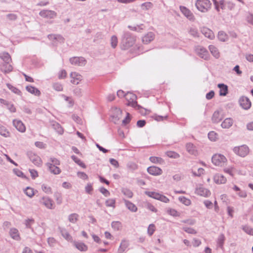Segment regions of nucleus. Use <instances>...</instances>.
<instances>
[{
  "mask_svg": "<svg viewBox=\"0 0 253 253\" xmlns=\"http://www.w3.org/2000/svg\"><path fill=\"white\" fill-rule=\"evenodd\" d=\"M0 57L5 62V63H10L11 61V59L9 54L8 53H3L1 54L0 55Z\"/></svg>",
  "mask_w": 253,
  "mask_h": 253,
  "instance_id": "79ce46f5",
  "label": "nucleus"
},
{
  "mask_svg": "<svg viewBox=\"0 0 253 253\" xmlns=\"http://www.w3.org/2000/svg\"><path fill=\"white\" fill-rule=\"evenodd\" d=\"M67 76V73L65 70H62L58 73V78L60 79H64Z\"/></svg>",
  "mask_w": 253,
  "mask_h": 253,
  "instance_id": "338daca9",
  "label": "nucleus"
},
{
  "mask_svg": "<svg viewBox=\"0 0 253 253\" xmlns=\"http://www.w3.org/2000/svg\"><path fill=\"white\" fill-rule=\"evenodd\" d=\"M105 204L107 207H115V200L113 199H109L106 201Z\"/></svg>",
  "mask_w": 253,
  "mask_h": 253,
  "instance_id": "5fc2aeb1",
  "label": "nucleus"
},
{
  "mask_svg": "<svg viewBox=\"0 0 253 253\" xmlns=\"http://www.w3.org/2000/svg\"><path fill=\"white\" fill-rule=\"evenodd\" d=\"M73 120L77 122V123L79 125H83V121L82 119L79 117V116L74 115L73 116Z\"/></svg>",
  "mask_w": 253,
  "mask_h": 253,
  "instance_id": "052dcab7",
  "label": "nucleus"
},
{
  "mask_svg": "<svg viewBox=\"0 0 253 253\" xmlns=\"http://www.w3.org/2000/svg\"><path fill=\"white\" fill-rule=\"evenodd\" d=\"M178 200L186 206H189L191 204V201L184 196L179 197L178 198Z\"/></svg>",
  "mask_w": 253,
  "mask_h": 253,
  "instance_id": "49530a36",
  "label": "nucleus"
},
{
  "mask_svg": "<svg viewBox=\"0 0 253 253\" xmlns=\"http://www.w3.org/2000/svg\"><path fill=\"white\" fill-rule=\"evenodd\" d=\"M13 125L14 126H23L24 124L19 120L15 119L13 121Z\"/></svg>",
  "mask_w": 253,
  "mask_h": 253,
  "instance_id": "69168bd1",
  "label": "nucleus"
},
{
  "mask_svg": "<svg viewBox=\"0 0 253 253\" xmlns=\"http://www.w3.org/2000/svg\"><path fill=\"white\" fill-rule=\"evenodd\" d=\"M48 38L50 40H55L59 42H63L64 41V38L60 35H51L48 36Z\"/></svg>",
  "mask_w": 253,
  "mask_h": 253,
  "instance_id": "37998d69",
  "label": "nucleus"
},
{
  "mask_svg": "<svg viewBox=\"0 0 253 253\" xmlns=\"http://www.w3.org/2000/svg\"><path fill=\"white\" fill-rule=\"evenodd\" d=\"M0 69L2 72L6 73L12 71L13 67L10 63H6L1 65Z\"/></svg>",
  "mask_w": 253,
  "mask_h": 253,
  "instance_id": "cd10ccee",
  "label": "nucleus"
},
{
  "mask_svg": "<svg viewBox=\"0 0 253 253\" xmlns=\"http://www.w3.org/2000/svg\"><path fill=\"white\" fill-rule=\"evenodd\" d=\"M150 161L153 163H160L162 161V159L157 157H150Z\"/></svg>",
  "mask_w": 253,
  "mask_h": 253,
  "instance_id": "13d9d810",
  "label": "nucleus"
},
{
  "mask_svg": "<svg viewBox=\"0 0 253 253\" xmlns=\"http://www.w3.org/2000/svg\"><path fill=\"white\" fill-rule=\"evenodd\" d=\"M155 230V226L154 224H150L148 227V229H147V232H148V235L151 236H152L153 234H154V232Z\"/></svg>",
  "mask_w": 253,
  "mask_h": 253,
  "instance_id": "864d4df0",
  "label": "nucleus"
},
{
  "mask_svg": "<svg viewBox=\"0 0 253 253\" xmlns=\"http://www.w3.org/2000/svg\"><path fill=\"white\" fill-rule=\"evenodd\" d=\"M0 102L1 104H4L7 108L11 112H15L16 111V108L14 106V104L11 102H8L3 99H0Z\"/></svg>",
  "mask_w": 253,
  "mask_h": 253,
  "instance_id": "412c9836",
  "label": "nucleus"
},
{
  "mask_svg": "<svg viewBox=\"0 0 253 253\" xmlns=\"http://www.w3.org/2000/svg\"><path fill=\"white\" fill-rule=\"evenodd\" d=\"M242 229L244 230V231L247 234L253 236V228H252V227L246 225L243 226Z\"/></svg>",
  "mask_w": 253,
  "mask_h": 253,
  "instance_id": "09e8293b",
  "label": "nucleus"
},
{
  "mask_svg": "<svg viewBox=\"0 0 253 253\" xmlns=\"http://www.w3.org/2000/svg\"><path fill=\"white\" fill-rule=\"evenodd\" d=\"M42 189L44 192H45L46 193L48 194V193H52L51 188L50 187L47 186V185H46L45 184H43L42 186Z\"/></svg>",
  "mask_w": 253,
  "mask_h": 253,
  "instance_id": "0e129e2a",
  "label": "nucleus"
},
{
  "mask_svg": "<svg viewBox=\"0 0 253 253\" xmlns=\"http://www.w3.org/2000/svg\"><path fill=\"white\" fill-rule=\"evenodd\" d=\"M145 193L148 196L151 197L153 199H156V200H158L159 195L160 194V193H157V192H153V191H146L145 192Z\"/></svg>",
  "mask_w": 253,
  "mask_h": 253,
  "instance_id": "58836bf2",
  "label": "nucleus"
},
{
  "mask_svg": "<svg viewBox=\"0 0 253 253\" xmlns=\"http://www.w3.org/2000/svg\"><path fill=\"white\" fill-rule=\"evenodd\" d=\"M25 194L31 198L34 195V189L30 187H27L25 190Z\"/></svg>",
  "mask_w": 253,
  "mask_h": 253,
  "instance_id": "de8ad7c7",
  "label": "nucleus"
},
{
  "mask_svg": "<svg viewBox=\"0 0 253 253\" xmlns=\"http://www.w3.org/2000/svg\"><path fill=\"white\" fill-rule=\"evenodd\" d=\"M122 191V193L127 198H130L133 196L132 192L129 189L123 188Z\"/></svg>",
  "mask_w": 253,
  "mask_h": 253,
  "instance_id": "a18cd8bd",
  "label": "nucleus"
},
{
  "mask_svg": "<svg viewBox=\"0 0 253 253\" xmlns=\"http://www.w3.org/2000/svg\"><path fill=\"white\" fill-rule=\"evenodd\" d=\"M126 167L128 169L131 171L135 170L138 169L137 165L133 162H128L126 165Z\"/></svg>",
  "mask_w": 253,
  "mask_h": 253,
  "instance_id": "e433bc0d",
  "label": "nucleus"
},
{
  "mask_svg": "<svg viewBox=\"0 0 253 253\" xmlns=\"http://www.w3.org/2000/svg\"><path fill=\"white\" fill-rule=\"evenodd\" d=\"M129 243L126 240H123L120 245V247L118 249V253H123L128 247Z\"/></svg>",
  "mask_w": 253,
  "mask_h": 253,
  "instance_id": "bb28decb",
  "label": "nucleus"
},
{
  "mask_svg": "<svg viewBox=\"0 0 253 253\" xmlns=\"http://www.w3.org/2000/svg\"><path fill=\"white\" fill-rule=\"evenodd\" d=\"M202 33L207 38L212 40L214 38V34L213 32L207 27H203L201 29Z\"/></svg>",
  "mask_w": 253,
  "mask_h": 253,
  "instance_id": "f3484780",
  "label": "nucleus"
},
{
  "mask_svg": "<svg viewBox=\"0 0 253 253\" xmlns=\"http://www.w3.org/2000/svg\"><path fill=\"white\" fill-rule=\"evenodd\" d=\"M40 14L41 16L48 19L53 18L56 16V13L51 10H42L40 12Z\"/></svg>",
  "mask_w": 253,
  "mask_h": 253,
  "instance_id": "a211bd4d",
  "label": "nucleus"
},
{
  "mask_svg": "<svg viewBox=\"0 0 253 253\" xmlns=\"http://www.w3.org/2000/svg\"><path fill=\"white\" fill-rule=\"evenodd\" d=\"M60 232L62 236L68 241H70L72 239V237L70 234L65 229H61Z\"/></svg>",
  "mask_w": 253,
  "mask_h": 253,
  "instance_id": "c9c22d12",
  "label": "nucleus"
},
{
  "mask_svg": "<svg viewBox=\"0 0 253 253\" xmlns=\"http://www.w3.org/2000/svg\"><path fill=\"white\" fill-rule=\"evenodd\" d=\"M128 28L132 31L141 32L144 29V26L143 24L136 26H128Z\"/></svg>",
  "mask_w": 253,
  "mask_h": 253,
  "instance_id": "f704fd0d",
  "label": "nucleus"
},
{
  "mask_svg": "<svg viewBox=\"0 0 253 253\" xmlns=\"http://www.w3.org/2000/svg\"><path fill=\"white\" fill-rule=\"evenodd\" d=\"M70 61L72 64L75 65L83 66L85 64V60H84V58L82 57H75L71 58Z\"/></svg>",
  "mask_w": 253,
  "mask_h": 253,
  "instance_id": "dca6fc26",
  "label": "nucleus"
},
{
  "mask_svg": "<svg viewBox=\"0 0 253 253\" xmlns=\"http://www.w3.org/2000/svg\"><path fill=\"white\" fill-rule=\"evenodd\" d=\"M99 191L105 197H108L110 195L109 191L103 187L100 188Z\"/></svg>",
  "mask_w": 253,
  "mask_h": 253,
  "instance_id": "e2e57ef3",
  "label": "nucleus"
},
{
  "mask_svg": "<svg viewBox=\"0 0 253 253\" xmlns=\"http://www.w3.org/2000/svg\"><path fill=\"white\" fill-rule=\"evenodd\" d=\"M78 216L77 213H72L69 215L68 219L70 222L75 223L78 220Z\"/></svg>",
  "mask_w": 253,
  "mask_h": 253,
  "instance_id": "c03bdc74",
  "label": "nucleus"
},
{
  "mask_svg": "<svg viewBox=\"0 0 253 253\" xmlns=\"http://www.w3.org/2000/svg\"><path fill=\"white\" fill-rule=\"evenodd\" d=\"M212 163L215 166H222L227 161L226 157L221 154H214L211 159Z\"/></svg>",
  "mask_w": 253,
  "mask_h": 253,
  "instance_id": "39448f33",
  "label": "nucleus"
},
{
  "mask_svg": "<svg viewBox=\"0 0 253 253\" xmlns=\"http://www.w3.org/2000/svg\"><path fill=\"white\" fill-rule=\"evenodd\" d=\"M109 120L115 124L122 123L123 125H128L131 120V115L128 112H126V117L122 119L123 111L117 107H112L109 111Z\"/></svg>",
  "mask_w": 253,
  "mask_h": 253,
  "instance_id": "f257e3e1",
  "label": "nucleus"
},
{
  "mask_svg": "<svg viewBox=\"0 0 253 253\" xmlns=\"http://www.w3.org/2000/svg\"><path fill=\"white\" fill-rule=\"evenodd\" d=\"M155 38V35L153 32H149L142 38V42L145 44H148L153 41Z\"/></svg>",
  "mask_w": 253,
  "mask_h": 253,
  "instance_id": "6ab92c4d",
  "label": "nucleus"
},
{
  "mask_svg": "<svg viewBox=\"0 0 253 253\" xmlns=\"http://www.w3.org/2000/svg\"><path fill=\"white\" fill-rule=\"evenodd\" d=\"M70 77L71 83L75 84H78L82 80V76L77 72H72Z\"/></svg>",
  "mask_w": 253,
  "mask_h": 253,
  "instance_id": "2eb2a0df",
  "label": "nucleus"
},
{
  "mask_svg": "<svg viewBox=\"0 0 253 253\" xmlns=\"http://www.w3.org/2000/svg\"><path fill=\"white\" fill-rule=\"evenodd\" d=\"M0 134L4 137H8L9 136L10 132L6 127H0Z\"/></svg>",
  "mask_w": 253,
  "mask_h": 253,
  "instance_id": "3c124183",
  "label": "nucleus"
},
{
  "mask_svg": "<svg viewBox=\"0 0 253 253\" xmlns=\"http://www.w3.org/2000/svg\"><path fill=\"white\" fill-rule=\"evenodd\" d=\"M233 151L237 155L241 157H245L249 154L250 149L247 145H243L235 147L233 148Z\"/></svg>",
  "mask_w": 253,
  "mask_h": 253,
  "instance_id": "20e7f679",
  "label": "nucleus"
},
{
  "mask_svg": "<svg viewBox=\"0 0 253 253\" xmlns=\"http://www.w3.org/2000/svg\"><path fill=\"white\" fill-rule=\"evenodd\" d=\"M125 98L126 100V104L128 106L135 108L137 106L136 96L131 92H128L126 94Z\"/></svg>",
  "mask_w": 253,
  "mask_h": 253,
  "instance_id": "0eeeda50",
  "label": "nucleus"
},
{
  "mask_svg": "<svg viewBox=\"0 0 253 253\" xmlns=\"http://www.w3.org/2000/svg\"><path fill=\"white\" fill-rule=\"evenodd\" d=\"M75 246L77 249H78L79 251L82 252L86 251L88 249L87 246L83 242H75Z\"/></svg>",
  "mask_w": 253,
  "mask_h": 253,
  "instance_id": "c756f323",
  "label": "nucleus"
},
{
  "mask_svg": "<svg viewBox=\"0 0 253 253\" xmlns=\"http://www.w3.org/2000/svg\"><path fill=\"white\" fill-rule=\"evenodd\" d=\"M214 181L217 184H224L226 181V178L222 174H217L214 176Z\"/></svg>",
  "mask_w": 253,
  "mask_h": 253,
  "instance_id": "393cba45",
  "label": "nucleus"
},
{
  "mask_svg": "<svg viewBox=\"0 0 253 253\" xmlns=\"http://www.w3.org/2000/svg\"><path fill=\"white\" fill-rule=\"evenodd\" d=\"M197 54L201 58L207 60L209 57V54L208 50L201 46H198L196 48Z\"/></svg>",
  "mask_w": 253,
  "mask_h": 253,
  "instance_id": "6e6552de",
  "label": "nucleus"
},
{
  "mask_svg": "<svg viewBox=\"0 0 253 253\" xmlns=\"http://www.w3.org/2000/svg\"><path fill=\"white\" fill-rule=\"evenodd\" d=\"M125 203L127 208L132 212H136L137 210L136 206L131 202L125 200Z\"/></svg>",
  "mask_w": 253,
  "mask_h": 253,
  "instance_id": "7c9ffc66",
  "label": "nucleus"
},
{
  "mask_svg": "<svg viewBox=\"0 0 253 253\" xmlns=\"http://www.w3.org/2000/svg\"><path fill=\"white\" fill-rule=\"evenodd\" d=\"M9 234L12 239H13L16 241H18L20 239V237L19 234V231L16 228H11L10 230Z\"/></svg>",
  "mask_w": 253,
  "mask_h": 253,
  "instance_id": "a878e982",
  "label": "nucleus"
},
{
  "mask_svg": "<svg viewBox=\"0 0 253 253\" xmlns=\"http://www.w3.org/2000/svg\"><path fill=\"white\" fill-rule=\"evenodd\" d=\"M183 230L186 232L191 234H197V231L193 228L188 227H183Z\"/></svg>",
  "mask_w": 253,
  "mask_h": 253,
  "instance_id": "6e6d98bb",
  "label": "nucleus"
},
{
  "mask_svg": "<svg viewBox=\"0 0 253 253\" xmlns=\"http://www.w3.org/2000/svg\"><path fill=\"white\" fill-rule=\"evenodd\" d=\"M46 165L51 173L54 174H58L61 172V170L57 166L51 165L50 163H47Z\"/></svg>",
  "mask_w": 253,
  "mask_h": 253,
  "instance_id": "aec40b11",
  "label": "nucleus"
},
{
  "mask_svg": "<svg viewBox=\"0 0 253 253\" xmlns=\"http://www.w3.org/2000/svg\"><path fill=\"white\" fill-rule=\"evenodd\" d=\"M247 22L253 25V14H250L246 18Z\"/></svg>",
  "mask_w": 253,
  "mask_h": 253,
  "instance_id": "774afa93",
  "label": "nucleus"
},
{
  "mask_svg": "<svg viewBox=\"0 0 253 253\" xmlns=\"http://www.w3.org/2000/svg\"><path fill=\"white\" fill-rule=\"evenodd\" d=\"M41 204L43 205L47 209H53V201L47 197H42L40 201Z\"/></svg>",
  "mask_w": 253,
  "mask_h": 253,
  "instance_id": "9d476101",
  "label": "nucleus"
},
{
  "mask_svg": "<svg viewBox=\"0 0 253 253\" xmlns=\"http://www.w3.org/2000/svg\"><path fill=\"white\" fill-rule=\"evenodd\" d=\"M223 118V116L219 111H215L212 117V121L214 123H218L220 122Z\"/></svg>",
  "mask_w": 253,
  "mask_h": 253,
  "instance_id": "4be33fe9",
  "label": "nucleus"
},
{
  "mask_svg": "<svg viewBox=\"0 0 253 253\" xmlns=\"http://www.w3.org/2000/svg\"><path fill=\"white\" fill-rule=\"evenodd\" d=\"M217 136H218V135L215 132H214L213 131H210L208 133L209 138L211 140L213 141H214L216 140V139L217 138Z\"/></svg>",
  "mask_w": 253,
  "mask_h": 253,
  "instance_id": "603ef678",
  "label": "nucleus"
},
{
  "mask_svg": "<svg viewBox=\"0 0 253 253\" xmlns=\"http://www.w3.org/2000/svg\"><path fill=\"white\" fill-rule=\"evenodd\" d=\"M180 10L188 19L192 21L194 20L195 17L193 14L187 8L183 6H180Z\"/></svg>",
  "mask_w": 253,
  "mask_h": 253,
  "instance_id": "ddd939ff",
  "label": "nucleus"
},
{
  "mask_svg": "<svg viewBox=\"0 0 253 253\" xmlns=\"http://www.w3.org/2000/svg\"><path fill=\"white\" fill-rule=\"evenodd\" d=\"M219 88V95L220 96H226L228 93V86L223 84H219L217 85Z\"/></svg>",
  "mask_w": 253,
  "mask_h": 253,
  "instance_id": "b1692460",
  "label": "nucleus"
},
{
  "mask_svg": "<svg viewBox=\"0 0 253 253\" xmlns=\"http://www.w3.org/2000/svg\"><path fill=\"white\" fill-rule=\"evenodd\" d=\"M218 38L220 41L225 42L227 40L228 36L223 31H220L218 34Z\"/></svg>",
  "mask_w": 253,
  "mask_h": 253,
  "instance_id": "4c0bfd02",
  "label": "nucleus"
},
{
  "mask_svg": "<svg viewBox=\"0 0 253 253\" xmlns=\"http://www.w3.org/2000/svg\"><path fill=\"white\" fill-rule=\"evenodd\" d=\"M212 1L215 8L217 12H220L221 10L222 11L225 10H232L235 6V4L230 1H225L224 0H220L219 1L212 0Z\"/></svg>",
  "mask_w": 253,
  "mask_h": 253,
  "instance_id": "f03ea898",
  "label": "nucleus"
},
{
  "mask_svg": "<svg viewBox=\"0 0 253 253\" xmlns=\"http://www.w3.org/2000/svg\"><path fill=\"white\" fill-rule=\"evenodd\" d=\"M135 40L136 38L135 37L132 36L128 33L126 34L122 40L124 48L126 49L131 46L134 43Z\"/></svg>",
  "mask_w": 253,
  "mask_h": 253,
  "instance_id": "423d86ee",
  "label": "nucleus"
},
{
  "mask_svg": "<svg viewBox=\"0 0 253 253\" xmlns=\"http://www.w3.org/2000/svg\"><path fill=\"white\" fill-rule=\"evenodd\" d=\"M111 43L112 47L115 48L117 46L118 44V39L116 36H113L112 37L111 39Z\"/></svg>",
  "mask_w": 253,
  "mask_h": 253,
  "instance_id": "4d7b16f0",
  "label": "nucleus"
},
{
  "mask_svg": "<svg viewBox=\"0 0 253 253\" xmlns=\"http://www.w3.org/2000/svg\"><path fill=\"white\" fill-rule=\"evenodd\" d=\"M204 171L203 168H199L197 172L192 170V173L194 176H200Z\"/></svg>",
  "mask_w": 253,
  "mask_h": 253,
  "instance_id": "bf43d9fd",
  "label": "nucleus"
},
{
  "mask_svg": "<svg viewBox=\"0 0 253 253\" xmlns=\"http://www.w3.org/2000/svg\"><path fill=\"white\" fill-rule=\"evenodd\" d=\"M27 155L30 161L34 164L38 166L41 165L42 161L39 156L32 152H28Z\"/></svg>",
  "mask_w": 253,
  "mask_h": 253,
  "instance_id": "1a4fd4ad",
  "label": "nucleus"
},
{
  "mask_svg": "<svg viewBox=\"0 0 253 253\" xmlns=\"http://www.w3.org/2000/svg\"><path fill=\"white\" fill-rule=\"evenodd\" d=\"M225 240L224 235L223 234L219 235L217 240V246L218 248L223 249V244Z\"/></svg>",
  "mask_w": 253,
  "mask_h": 253,
  "instance_id": "72a5a7b5",
  "label": "nucleus"
},
{
  "mask_svg": "<svg viewBox=\"0 0 253 253\" xmlns=\"http://www.w3.org/2000/svg\"><path fill=\"white\" fill-rule=\"evenodd\" d=\"M239 103L240 106L246 110L249 109L251 106V102L250 99L245 96L240 98Z\"/></svg>",
  "mask_w": 253,
  "mask_h": 253,
  "instance_id": "f8f14e48",
  "label": "nucleus"
},
{
  "mask_svg": "<svg viewBox=\"0 0 253 253\" xmlns=\"http://www.w3.org/2000/svg\"><path fill=\"white\" fill-rule=\"evenodd\" d=\"M233 121L231 118L226 119L222 124V126H232Z\"/></svg>",
  "mask_w": 253,
  "mask_h": 253,
  "instance_id": "ea45409f",
  "label": "nucleus"
},
{
  "mask_svg": "<svg viewBox=\"0 0 253 253\" xmlns=\"http://www.w3.org/2000/svg\"><path fill=\"white\" fill-rule=\"evenodd\" d=\"M148 172L152 175H159L162 173V170L159 167L151 166L147 169Z\"/></svg>",
  "mask_w": 253,
  "mask_h": 253,
  "instance_id": "4468645a",
  "label": "nucleus"
},
{
  "mask_svg": "<svg viewBox=\"0 0 253 253\" xmlns=\"http://www.w3.org/2000/svg\"><path fill=\"white\" fill-rule=\"evenodd\" d=\"M112 227L116 230H119L121 228V223L119 221H113L111 223Z\"/></svg>",
  "mask_w": 253,
  "mask_h": 253,
  "instance_id": "8fccbe9b",
  "label": "nucleus"
},
{
  "mask_svg": "<svg viewBox=\"0 0 253 253\" xmlns=\"http://www.w3.org/2000/svg\"><path fill=\"white\" fill-rule=\"evenodd\" d=\"M24 223L27 228H29L31 229L32 231H34V229L32 227V226L35 223V220L33 218H31L25 219Z\"/></svg>",
  "mask_w": 253,
  "mask_h": 253,
  "instance_id": "473e14b6",
  "label": "nucleus"
},
{
  "mask_svg": "<svg viewBox=\"0 0 253 253\" xmlns=\"http://www.w3.org/2000/svg\"><path fill=\"white\" fill-rule=\"evenodd\" d=\"M158 200L165 203H168L169 201L167 197L161 194H159Z\"/></svg>",
  "mask_w": 253,
  "mask_h": 253,
  "instance_id": "680f3d73",
  "label": "nucleus"
},
{
  "mask_svg": "<svg viewBox=\"0 0 253 253\" xmlns=\"http://www.w3.org/2000/svg\"><path fill=\"white\" fill-rule=\"evenodd\" d=\"M166 155H167L168 157L171 158H173V159H177V158H179V157H180V155L179 154L175 152L171 151H167L166 152Z\"/></svg>",
  "mask_w": 253,
  "mask_h": 253,
  "instance_id": "a19ab883",
  "label": "nucleus"
},
{
  "mask_svg": "<svg viewBox=\"0 0 253 253\" xmlns=\"http://www.w3.org/2000/svg\"><path fill=\"white\" fill-rule=\"evenodd\" d=\"M195 6L199 11L207 12L211 8V3L209 0H197Z\"/></svg>",
  "mask_w": 253,
  "mask_h": 253,
  "instance_id": "7ed1b4c3",
  "label": "nucleus"
},
{
  "mask_svg": "<svg viewBox=\"0 0 253 253\" xmlns=\"http://www.w3.org/2000/svg\"><path fill=\"white\" fill-rule=\"evenodd\" d=\"M195 193L199 195L204 197H208L211 194L210 190L202 185L199 186L196 189Z\"/></svg>",
  "mask_w": 253,
  "mask_h": 253,
  "instance_id": "9b49d317",
  "label": "nucleus"
},
{
  "mask_svg": "<svg viewBox=\"0 0 253 253\" xmlns=\"http://www.w3.org/2000/svg\"><path fill=\"white\" fill-rule=\"evenodd\" d=\"M209 48L211 53L215 58H218L220 57V53L215 46L211 45Z\"/></svg>",
  "mask_w": 253,
  "mask_h": 253,
  "instance_id": "c85d7f7f",
  "label": "nucleus"
},
{
  "mask_svg": "<svg viewBox=\"0 0 253 253\" xmlns=\"http://www.w3.org/2000/svg\"><path fill=\"white\" fill-rule=\"evenodd\" d=\"M186 150L188 152L192 155H196L197 150L195 146L192 143H187L186 145Z\"/></svg>",
  "mask_w": 253,
  "mask_h": 253,
  "instance_id": "5701e85b",
  "label": "nucleus"
},
{
  "mask_svg": "<svg viewBox=\"0 0 253 253\" xmlns=\"http://www.w3.org/2000/svg\"><path fill=\"white\" fill-rule=\"evenodd\" d=\"M26 89L28 92L32 93L35 95L40 96V95L41 94L40 91L39 89H38L37 88H36L34 86H32L31 85L27 86L26 87Z\"/></svg>",
  "mask_w": 253,
  "mask_h": 253,
  "instance_id": "2f4dec72",
  "label": "nucleus"
}]
</instances>
